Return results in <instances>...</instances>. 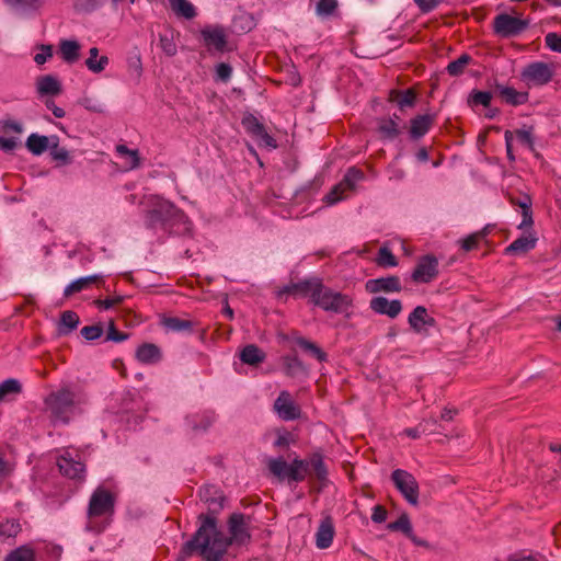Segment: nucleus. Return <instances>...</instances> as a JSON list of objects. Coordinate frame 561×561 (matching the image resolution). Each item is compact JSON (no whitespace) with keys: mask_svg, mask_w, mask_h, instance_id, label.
I'll return each instance as SVG.
<instances>
[{"mask_svg":"<svg viewBox=\"0 0 561 561\" xmlns=\"http://www.w3.org/2000/svg\"><path fill=\"white\" fill-rule=\"evenodd\" d=\"M53 57V46L51 45H41L39 53L34 56V61L37 65H44L48 59Z\"/></svg>","mask_w":561,"mask_h":561,"instance_id":"6e6d98bb","label":"nucleus"},{"mask_svg":"<svg viewBox=\"0 0 561 561\" xmlns=\"http://www.w3.org/2000/svg\"><path fill=\"white\" fill-rule=\"evenodd\" d=\"M81 335L88 341H94L102 336L103 329L100 325H87L81 329Z\"/></svg>","mask_w":561,"mask_h":561,"instance_id":"864d4df0","label":"nucleus"},{"mask_svg":"<svg viewBox=\"0 0 561 561\" xmlns=\"http://www.w3.org/2000/svg\"><path fill=\"white\" fill-rule=\"evenodd\" d=\"M274 410L284 421H293L300 416V408L286 390L280 391L279 396L275 400Z\"/></svg>","mask_w":561,"mask_h":561,"instance_id":"ddd939ff","label":"nucleus"},{"mask_svg":"<svg viewBox=\"0 0 561 561\" xmlns=\"http://www.w3.org/2000/svg\"><path fill=\"white\" fill-rule=\"evenodd\" d=\"M20 529V524L15 520L7 519L0 522V540L15 537Z\"/></svg>","mask_w":561,"mask_h":561,"instance_id":"a19ab883","label":"nucleus"},{"mask_svg":"<svg viewBox=\"0 0 561 561\" xmlns=\"http://www.w3.org/2000/svg\"><path fill=\"white\" fill-rule=\"evenodd\" d=\"M365 288L370 294L377 293H399L402 289L401 280L398 276H387L368 279Z\"/></svg>","mask_w":561,"mask_h":561,"instance_id":"2eb2a0df","label":"nucleus"},{"mask_svg":"<svg viewBox=\"0 0 561 561\" xmlns=\"http://www.w3.org/2000/svg\"><path fill=\"white\" fill-rule=\"evenodd\" d=\"M231 73H232V68L226 62H221L216 67V75L222 81L229 80V78L231 77Z\"/></svg>","mask_w":561,"mask_h":561,"instance_id":"e2e57ef3","label":"nucleus"},{"mask_svg":"<svg viewBox=\"0 0 561 561\" xmlns=\"http://www.w3.org/2000/svg\"><path fill=\"white\" fill-rule=\"evenodd\" d=\"M378 131L386 139H394L400 135L398 123L392 119H381L378 125Z\"/></svg>","mask_w":561,"mask_h":561,"instance_id":"72a5a7b5","label":"nucleus"},{"mask_svg":"<svg viewBox=\"0 0 561 561\" xmlns=\"http://www.w3.org/2000/svg\"><path fill=\"white\" fill-rule=\"evenodd\" d=\"M240 358L248 365H257L264 360L265 354L257 346L250 344L242 350Z\"/></svg>","mask_w":561,"mask_h":561,"instance_id":"2f4dec72","label":"nucleus"},{"mask_svg":"<svg viewBox=\"0 0 561 561\" xmlns=\"http://www.w3.org/2000/svg\"><path fill=\"white\" fill-rule=\"evenodd\" d=\"M118 154L125 158V163L129 170L136 169L140 165V158L138 150L128 149L125 145L116 147Z\"/></svg>","mask_w":561,"mask_h":561,"instance_id":"c9c22d12","label":"nucleus"},{"mask_svg":"<svg viewBox=\"0 0 561 561\" xmlns=\"http://www.w3.org/2000/svg\"><path fill=\"white\" fill-rule=\"evenodd\" d=\"M21 391V385L15 379H7L0 383V401L8 398L10 394H16Z\"/></svg>","mask_w":561,"mask_h":561,"instance_id":"49530a36","label":"nucleus"},{"mask_svg":"<svg viewBox=\"0 0 561 561\" xmlns=\"http://www.w3.org/2000/svg\"><path fill=\"white\" fill-rule=\"evenodd\" d=\"M496 91L500 98L508 105L518 106L528 102V92L517 91L513 87L497 85Z\"/></svg>","mask_w":561,"mask_h":561,"instance_id":"aec40b11","label":"nucleus"},{"mask_svg":"<svg viewBox=\"0 0 561 561\" xmlns=\"http://www.w3.org/2000/svg\"><path fill=\"white\" fill-rule=\"evenodd\" d=\"M279 294L307 297L310 302L324 311L343 313L352 306V298L322 284L320 278L305 279L284 287Z\"/></svg>","mask_w":561,"mask_h":561,"instance_id":"f03ea898","label":"nucleus"},{"mask_svg":"<svg viewBox=\"0 0 561 561\" xmlns=\"http://www.w3.org/2000/svg\"><path fill=\"white\" fill-rule=\"evenodd\" d=\"M108 62L110 60L107 56H99V49L96 47L90 48L89 57L85 60V66L91 72H102L107 67Z\"/></svg>","mask_w":561,"mask_h":561,"instance_id":"cd10ccee","label":"nucleus"},{"mask_svg":"<svg viewBox=\"0 0 561 561\" xmlns=\"http://www.w3.org/2000/svg\"><path fill=\"white\" fill-rule=\"evenodd\" d=\"M255 140L260 146L272 149L277 147L276 140L265 130V128L255 137Z\"/></svg>","mask_w":561,"mask_h":561,"instance_id":"13d9d810","label":"nucleus"},{"mask_svg":"<svg viewBox=\"0 0 561 561\" xmlns=\"http://www.w3.org/2000/svg\"><path fill=\"white\" fill-rule=\"evenodd\" d=\"M336 8V0H319L316 7V12L318 15L328 16L331 15Z\"/></svg>","mask_w":561,"mask_h":561,"instance_id":"8fccbe9b","label":"nucleus"},{"mask_svg":"<svg viewBox=\"0 0 561 561\" xmlns=\"http://www.w3.org/2000/svg\"><path fill=\"white\" fill-rule=\"evenodd\" d=\"M514 137L525 147L533 149L534 148V128L531 126L524 127L520 129H516L513 131Z\"/></svg>","mask_w":561,"mask_h":561,"instance_id":"a18cd8bd","label":"nucleus"},{"mask_svg":"<svg viewBox=\"0 0 561 561\" xmlns=\"http://www.w3.org/2000/svg\"><path fill=\"white\" fill-rule=\"evenodd\" d=\"M444 0H414L415 4L423 13L433 11Z\"/></svg>","mask_w":561,"mask_h":561,"instance_id":"680f3d73","label":"nucleus"},{"mask_svg":"<svg viewBox=\"0 0 561 561\" xmlns=\"http://www.w3.org/2000/svg\"><path fill=\"white\" fill-rule=\"evenodd\" d=\"M364 173L356 169L350 168L341 182L334 185L331 191L323 197V202L328 206L335 205L336 203L345 199L352 193L356 184L363 180Z\"/></svg>","mask_w":561,"mask_h":561,"instance_id":"6e6552de","label":"nucleus"},{"mask_svg":"<svg viewBox=\"0 0 561 561\" xmlns=\"http://www.w3.org/2000/svg\"><path fill=\"white\" fill-rule=\"evenodd\" d=\"M479 239L480 236L478 233L470 234L461 241V248L465 251H471L477 248Z\"/></svg>","mask_w":561,"mask_h":561,"instance_id":"69168bd1","label":"nucleus"},{"mask_svg":"<svg viewBox=\"0 0 561 561\" xmlns=\"http://www.w3.org/2000/svg\"><path fill=\"white\" fill-rule=\"evenodd\" d=\"M491 100H492L491 92L473 90L468 98V104L471 107H476L478 105H482L483 107H489L491 104Z\"/></svg>","mask_w":561,"mask_h":561,"instance_id":"4c0bfd02","label":"nucleus"},{"mask_svg":"<svg viewBox=\"0 0 561 561\" xmlns=\"http://www.w3.org/2000/svg\"><path fill=\"white\" fill-rule=\"evenodd\" d=\"M101 0H76L75 8L78 11L90 12L96 9Z\"/></svg>","mask_w":561,"mask_h":561,"instance_id":"bf43d9fd","label":"nucleus"},{"mask_svg":"<svg viewBox=\"0 0 561 561\" xmlns=\"http://www.w3.org/2000/svg\"><path fill=\"white\" fill-rule=\"evenodd\" d=\"M537 237L534 231H529L516 240H514L506 249L505 252L508 254H524L533 250L536 247Z\"/></svg>","mask_w":561,"mask_h":561,"instance_id":"412c9836","label":"nucleus"},{"mask_svg":"<svg viewBox=\"0 0 561 561\" xmlns=\"http://www.w3.org/2000/svg\"><path fill=\"white\" fill-rule=\"evenodd\" d=\"M136 358L142 364H156L161 359V352L157 345L145 343L137 348Z\"/></svg>","mask_w":561,"mask_h":561,"instance_id":"393cba45","label":"nucleus"},{"mask_svg":"<svg viewBox=\"0 0 561 561\" xmlns=\"http://www.w3.org/2000/svg\"><path fill=\"white\" fill-rule=\"evenodd\" d=\"M115 499L112 492L100 486L91 495L88 506V528L102 531L104 526L96 525L98 519H107L114 513Z\"/></svg>","mask_w":561,"mask_h":561,"instance_id":"39448f33","label":"nucleus"},{"mask_svg":"<svg viewBox=\"0 0 561 561\" xmlns=\"http://www.w3.org/2000/svg\"><path fill=\"white\" fill-rule=\"evenodd\" d=\"M140 204L145 207V225L150 229L169 231L173 224L184 222L186 219L181 209L160 195L147 194Z\"/></svg>","mask_w":561,"mask_h":561,"instance_id":"7ed1b4c3","label":"nucleus"},{"mask_svg":"<svg viewBox=\"0 0 561 561\" xmlns=\"http://www.w3.org/2000/svg\"><path fill=\"white\" fill-rule=\"evenodd\" d=\"M270 472L279 481L301 482L308 473V463L295 458L288 463L283 457L271 458L267 462Z\"/></svg>","mask_w":561,"mask_h":561,"instance_id":"423d86ee","label":"nucleus"},{"mask_svg":"<svg viewBox=\"0 0 561 561\" xmlns=\"http://www.w3.org/2000/svg\"><path fill=\"white\" fill-rule=\"evenodd\" d=\"M370 309L377 314H385L391 319L397 318L402 311V304L398 299L388 300L386 297H374L369 302Z\"/></svg>","mask_w":561,"mask_h":561,"instance_id":"dca6fc26","label":"nucleus"},{"mask_svg":"<svg viewBox=\"0 0 561 561\" xmlns=\"http://www.w3.org/2000/svg\"><path fill=\"white\" fill-rule=\"evenodd\" d=\"M471 61V57L467 54H462L459 58L454 61H450L447 66V72L450 76H460L463 73L466 67Z\"/></svg>","mask_w":561,"mask_h":561,"instance_id":"58836bf2","label":"nucleus"},{"mask_svg":"<svg viewBox=\"0 0 561 561\" xmlns=\"http://www.w3.org/2000/svg\"><path fill=\"white\" fill-rule=\"evenodd\" d=\"M80 44L77 41L62 39L59 43V54L64 61L75 64L79 59Z\"/></svg>","mask_w":561,"mask_h":561,"instance_id":"a878e982","label":"nucleus"},{"mask_svg":"<svg viewBox=\"0 0 561 561\" xmlns=\"http://www.w3.org/2000/svg\"><path fill=\"white\" fill-rule=\"evenodd\" d=\"M545 43L551 50L561 53V35L557 33H548L545 37Z\"/></svg>","mask_w":561,"mask_h":561,"instance_id":"4d7b16f0","label":"nucleus"},{"mask_svg":"<svg viewBox=\"0 0 561 561\" xmlns=\"http://www.w3.org/2000/svg\"><path fill=\"white\" fill-rule=\"evenodd\" d=\"M335 536V527L331 516H324L316 531V546L319 549H328L333 542Z\"/></svg>","mask_w":561,"mask_h":561,"instance_id":"f3484780","label":"nucleus"},{"mask_svg":"<svg viewBox=\"0 0 561 561\" xmlns=\"http://www.w3.org/2000/svg\"><path fill=\"white\" fill-rule=\"evenodd\" d=\"M439 273V263L434 255L421 256L411 274V279L416 284H427L436 279Z\"/></svg>","mask_w":561,"mask_h":561,"instance_id":"9b49d317","label":"nucleus"},{"mask_svg":"<svg viewBox=\"0 0 561 561\" xmlns=\"http://www.w3.org/2000/svg\"><path fill=\"white\" fill-rule=\"evenodd\" d=\"M415 93L412 90H405L402 92H398L393 98V101L398 104L400 108L411 107L415 103Z\"/></svg>","mask_w":561,"mask_h":561,"instance_id":"09e8293b","label":"nucleus"},{"mask_svg":"<svg viewBox=\"0 0 561 561\" xmlns=\"http://www.w3.org/2000/svg\"><path fill=\"white\" fill-rule=\"evenodd\" d=\"M104 275L102 274H93L84 277H80L71 282L68 286H66L64 290V296L69 297L75 293L82 291L88 289L92 284H96L99 282H103Z\"/></svg>","mask_w":561,"mask_h":561,"instance_id":"4be33fe9","label":"nucleus"},{"mask_svg":"<svg viewBox=\"0 0 561 561\" xmlns=\"http://www.w3.org/2000/svg\"><path fill=\"white\" fill-rule=\"evenodd\" d=\"M242 125L254 138L264 129V126L253 116L243 118Z\"/></svg>","mask_w":561,"mask_h":561,"instance_id":"603ef678","label":"nucleus"},{"mask_svg":"<svg viewBox=\"0 0 561 561\" xmlns=\"http://www.w3.org/2000/svg\"><path fill=\"white\" fill-rule=\"evenodd\" d=\"M172 11L180 18L192 20L196 16V9L188 0H169Z\"/></svg>","mask_w":561,"mask_h":561,"instance_id":"c85d7f7f","label":"nucleus"},{"mask_svg":"<svg viewBox=\"0 0 561 561\" xmlns=\"http://www.w3.org/2000/svg\"><path fill=\"white\" fill-rule=\"evenodd\" d=\"M386 519H387L386 508L381 505H376L373 508L371 520L374 523L380 524V523H383Z\"/></svg>","mask_w":561,"mask_h":561,"instance_id":"774afa93","label":"nucleus"},{"mask_svg":"<svg viewBox=\"0 0 561 561\" xmlns=\"http://www.w3.org/2000/svg\"><path fill=\"white\" fill-rule=\"evenodd\" d=\"M230 537V545H242L249 541V520L243 514H232L228 522Z\"/></svg>","mask_w":561,"mask_h":561,"instance_id":"f8f14e48","label":"nucleus"},{"mask_svg":"<svg viewBox=\"0 0 561 561\" xmlns=\"http://www.w3.org/2000/svg\"><path fill=\"white\" fill-rule=\"evenodd\" d=\"M504 139H505V147H506V154H507V158L510 161H514L515 160V156L513 153V139H514V134L512 130H506L504 133Z\"/></svg>","mask_w":561,"mask_h":561,"instance_id":"338daca9","label":"nucleus"},{"mask_svg":"<svg viewBox=\"0 0 561 561\" xmlns=\"http://www.w3.org/2000/svg\"><path fill=\"white\" fill-rule=\"evenodd\" d=\"M5 561H34V551L27 547H20L12 551Z\"/></svg>","mask_w":561,"mask_h":561,"instance_id":"de8ad7c7","label":"nucleus"},{"mask_svg":"<svg viewBox=\"0 0 561 561\" xmlns=\"http://www.w3.org/2000/svg\"><path fill=\"white\" fill-rule=\"evenodd\" d=\"M388 529L392 531H402L407 537L413 533L410 518L407 514H402L397 520L390 523L388 525Z\"/></svg>","mask_w":561,"mask_h":561,"instance_id":"79ce46f5","label":"nucleus"},{"mask_svg":"<svg viewBox=\"0 0 561 561\" xmlns=\"http://www.w3.org/2000/svg\"><path fill=\"white\" fill-rule=\"evenodd\" d=\"M5 2L15 10L37 9L42 4V0H5Z\"/></svg>","mask_w":561,"mask_h":561,"instance_id":"3c124183","label":"nucleus"},{"mask_svg":"<svg viewBox=\"0 0 561 561\" xmlns=\"http://www.w3.org/2000/svg\"><path fill=\"white\" fill-rule=\"evenodd\" d=\"M436 116L433 114L416 115L410 121L409 134L412 139L424 137L434 125Z\"/></svg>","mask_w":561,"mask_h":561,"instance_id":"a211bd4d","label":"nucleus"},{"mask_svg":"<svg viewBox=\"0 0 561 561\" xmlns=\"http://www.w3.org/2000/svg\"><path fill=\"white\" fill-rule=\"evenodd\" d=\"M162 325L172 332H191L193 329V322L185 319H180L176 317H165L161 321Z\"/></svg>","mask_w":561,"mask_h":561,"instance_id":"c756f323","label":"nucleus"},{"mask_svg":"<svg viewBox=\"0 0 561 561\" xmlns=\"http://www.w3.org/2000/svg\"><path fill=\"white\" fill-rule=\"evenodd\" d=\"M518 206L522 208L523 220L518 225V229L530 228L534 224L533 213L530 209V199L525 197L523 201L518 202Z\"/></svg>","mask_w":561,"mask_h":561,"instance_id":"37998d69","label":"nucleus"},{"mask_svg":"<svg viewBox=\"0 0 561 561\" xmlns=\"http://www.w3.org/2000/svg\"><path fill=\"white\" fill-rule=\"evenodd\" d=\"M391 479L410 504L416 505L419 503V484L410 472L397 469L392 472Z\"/></svg>","mask_w":561,"mask_h":561,"instance_id":"9d476101","label":"nucleus"},{"mask_svg":"<svg viewBox=\"0 0 561 561\" xmlns=\"http://www.w3.org/2000/svg\"><path fill=\"white\" fill-rule=\"evenodd\" d=\"M160 47L168 56H174L178 51L176 44L168 35H160Z\"/></svg>","mask_w":561,"mask_h":561,"instance_id":"5fc2aeb1","label":"nucleus"},{"mask_svg":"<svg viewBox=\"0 0 561 561\" xmlns=\"http://www.w3.org/2000/svg\"><path fill=\"white\" fill-rule=\"evenodd\" d=\"M284 373L289 377H295L305 373V366L297 356L287 355L282 358Z\"/></svg>","mask_w":561,"mask_h":561,"instance_id":"473e14b6","label":"nucleus"},{"mask_svg":"<svg viewBox=\"0 0 561 561\" xmlns=\"http://www.w3.org/2000/svg\"><path fill=\"white\" fill-rule=\"evenodd\" d=\"M426 424L427 422H421L416 427L414 428H405L403 433L413 439H416L421 436V434L426 432Z\"/></svg>","mask_w":561,"mask_h":561,"instance_id":"0e129e2a","label":"nucleus"},{"mask_svg":"<svg viewBox=\"0 0 561 561\" xmlns=\"http://www.w3.org/2000/svg\"><path fill=\"white\" fill-rule=\"evenodd\" d=\"M528 25V20L508 13H500L493 20L494 33L504 38L519 35Z\"/></svg>","mask_w":561,"mask_h":561,"instance_id":"1a4fd4ad","label":"nucleus"},{"mask_svg":"<svg viewBox=\"0 0 561 561\" xmlns=\"http://www.w3.org/2000/svg\"><path fill=\"white\" fill-rule=\"evenodd\" d=\"M59 471L65 477L70 479H80L84 473V465L78 459V456L73 457L69 450H66L57 460Z\"/></svg>","mask_w":561,"mask_h":561,"instance_id":"4468645a","label":"nucleus"},{"mask_svg":"<svg viewBox=\"0 0 561 561\" xmlns=\"http://www.w3.org/2000/svg\"><path fill=\"white\" fill-rule=\"evenodd\" d=\"M408 322L413 331L421 333L426 327H432L434 324V319L428 316L425 307L417 306L409 314Z\"/></svg>","mask_w":561,"mask_h":561,"instance_id":"6ab92c4d","label":"nucleus"},{"mask_svg":"<svg viewBox=\"0 0 561 561\" xmlns=\"http://www.w3.org/2000/svg\"><path fill=\"white\" fill-rule=\"evenodd\" d=\"M295 343L300 346L304 351L311 354L313 357H316L319 362H324L327 359V354L314 343L306 340L305 337L298 336L295 337Z\"/></svg>","mask_w":561,"mask_h":561,"instance_id":"e433bc0d","label":"nucleus"},{"mask_svg":"<svg viewBox=\"0 0 561 561\" xmlns=\"http://www.w3.org/2000/svg\"><path fill=\"white\" fill-rule=\"evenodd\" d=\"M36 88L41 95H57L61 92L59 80L51 75L39 77L36 81Z\"/></svg>","mask_w":561,"mask_h":561,"instance_id":"b1692460","label":"nucleus"},{"mask_svg":"<svg viewBox=\"0 0 561 561\" xmlns=\"http://www.w3.org/2000/svg\"><path fill=\"white\" fill-rule=\"evenodd\" d=\"M128 339V334L118 331L113 323L110 324L107 330L106 340L113 342H123Z\"/></svg>","mask_w":561,"mask_h":561,"instance_id":"052dcab7","label":"nucleus"},{"mask_svg":"<svg viewBox=\"0 0 561 561\" xmlns=\"http://www.w3.org/2000/svg\"><path fill=\"white\" fill-rule=\"evenodd\" d=\"M45 405L49 417L55 424H68L73 417L82 413V405L87 400L84 396L69 387H61L45 398Z\"/></svg>","mask_w":561,"mask_h":561,"instance_id":"20e7f679","label":"nucleus"},{"mask_svg":"<svg viewBox=\"0 0 561 561\" xmlns=\"http://www.w3.org/2000/svg\"><path fill=\"white\" fill-rule=\"evenodd\" d=\"M202 35L207 46H213L216 50H224L226 46V35L221 28L203 30Z\"/></svg>","mask_w":561,"mask_h":561,"instance_id":"bb28decb","label":"nucleus"},{"mask_svg":"<svg viewBox=\"0 0 561 561\" xmlns=\"http://www.w3.org/2000/svg\"><path fill=\"white\" fill-rule=\"evenodd\" d=\"M58 137L53 136V145L49 149V154L51 159L58 163V165H67L71 163V156L66 148L58 146Z\"/></svg>","mask_w":561,"mask_h":561,"instance_id":"7c9ffc66","label":"nucleus"},{"mask_svg":"<svg viewBox=\"0 0 561 561\" xmlns=\"http://www.w3.org/2000/svg\"><path fill=\"white\" fill-rule=\"evenodd\" d=\"M306 462L308 468L311 467L319 480H323L327 477L328 472L321 455L314 454Z\"/></svg>","mask_w":561,"mask_h":561,"instance_id":"c03bdc74","label":"nucleus"},{"mask_svg":"<svg viewBox=\"0 0 561 561\" xmlns=\"http://www.w3.org/2000/svg\"><path fill=\"white\" fill-rule=\"evenodd\" d=\"M79 324V317L73 311H65L61 314L58 331L60 334H68L75 330Z\"/></svg>","mask_w":561,"mask_h":561,"instance_id":"f704fd0d","label":"nucleus"},{"mask_svg":"<svg viewBox=\"0 0 561 561\" xmlns=\"http://www.w3.org/2000/svg\"><path fill=\"white\" fill-rule=\"evenodd\" d=\"M554 73L552 64L534 61L522 69L520 79L528 88L543 87L552 80Z\"/></svg>","mask_w":561,"mask_h":561,"instance_id":"0eeeda50","label":"nucleus"},{"mask_svg":"<svg viewBox=\"0 0 561 561\" xmlns=\"http://www.w3.org/2000/svg\"><path fill=\"white\" fill-rule=\"evenodd\" d=\"M199 527L184 547L183 552L188 556L197 553L204 561H226L225 557L230 546L228 537L218 528L215 517L199 516Z\"/></svg>","mask_w":561,"mask_h":561,"instance_id":"f257e3e1","label":"nucleus"},{"mask_svg":"<svg viewBox=\"0 0 561 561\" xmlns=\"http://www.w3.org/2000/svg\"><path fill=\"white\" fill-rule=\"evenodd\" d=\"M53 145V136H42L38 134H31L26 139V148L34 156H41L47 149H50Z\"/></svg>","mask_w":561,"mask_h":561,"instance_id":"5701e85b","label":"nucleus"},{"mask_svg":"<svg viewBox=\"0 0 561 561\" xmlns=\"http://www.w3.org/2000/svg\"><path fill=\"white\" fill-rule=\"evenodd\" d=\"M376 262L381 267H394L398 265L396 256L392 254L389 248L381 247L378 251Z\"/></svg>","mask_w":561,"mask_h":561,"instance_id":"ea45409f","label":"nucleus"}]
</instances>
